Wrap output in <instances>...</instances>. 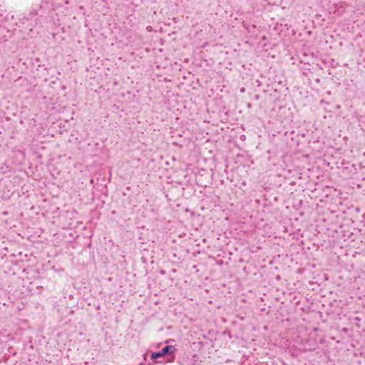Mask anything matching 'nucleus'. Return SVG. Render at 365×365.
<instances>
[{"mask_svg":"<svg viewBox=\"0 0 365 365\" xmlns=\"http://www.w3.org/2000/svg\"><path fill=\"white\" fill-rule=\"evenodd\" d=\"M174 350L175 349L173 346H166L162 349L161 352L164 356L168 354V353H173Z\"/></svg>","mask_w":365,"mask_h":365,"instance_id":"obj_1","label":"nucleus"},{"mask_svg":"<svg viewBox=\"0 0 365 365\" xmlns=\"http://www.w3.org/2000/svg\"><path fill=\"white\" fill-rule=\"evenodd\" d=\"M163 356V355L161 351H158V352H154V353L151 354V359H155L160 358V357H161Z\"/></svg>","mask_w":365,"mask_h":365,"instance_id":"obj_2","label":"nucleus"}]
</instances>
